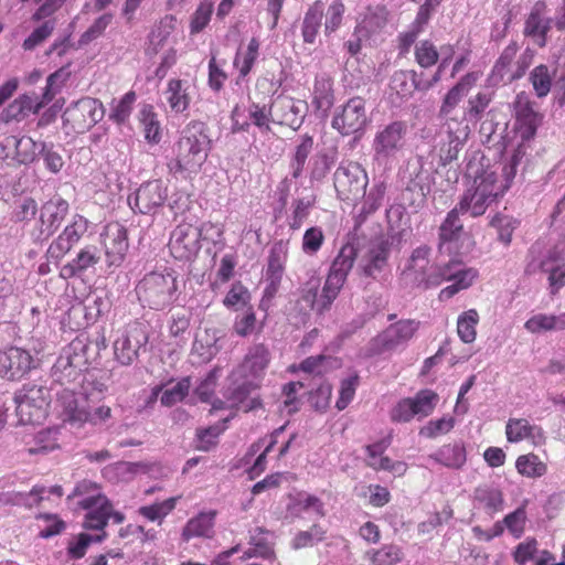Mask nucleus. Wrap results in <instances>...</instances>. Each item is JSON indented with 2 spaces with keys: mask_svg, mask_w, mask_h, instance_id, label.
<instances>
[{
  "mask_svg": "<svg viewBox=\"0 0 565 565\" xmlns=\"http://www.w3.org/2000/svg\"><path fill=\"white\" fill-rule=\"evenodd\" d=\"M356 256L358 249L353 244L348 243L340 248L329 268L319 299L317 298L320 286L319 278H310L300 288V296L297 300V305L300 306V311L303 312V315H307L311 310H315L319 315L330 310L333 301L338 298L347 281L348 275L355 263Z\"/></svg>",
  "mask_w": 565,
  "mask_h": 565,
  "instance_id": "obj_1",
  "label": "nucleus"
},
{
  "mask_svg": "<svg viewBox=\"0 0 565 565\" xmlns=\"http://www.w3.org/2000/svg\"><path fill=\"white\" fill-rule=\"evenodd\" d=\"M67 500H76L77 507L87 511L82 524L85 530L106 529L110 519L116 524L126 520L122 512L115 510L113 502L103 492L102 484L90 479L77 481Z\"/></svg>",
  "mask_w": 565,
  "mask_h": 565,
  "instance_id": "obj_2",
  "label": "nucleus"
},
{
  "mask_svg": "<svg viewBox=\"0 0 565 565\" xmlns=\"http://www.w3.org/2000/svg\"><path fill=\"white\" fill-rule=\"evenodd\" d=\"M209 152V136L200 125L190 124L174 142L167 169L174 177L192 178L201 171Z\"/></svg>",
  "mask_w": 565,
  "mask_h": 565,
  "instance_id": "obj_3",
  "label": "nucleus"
},
{
  "mask_svg": "<svg viewBox=\"0 0 565 565\" xmlns=\"http://www.w3.org/2000/svg\"><path fill=\"white\" fill-rule=\"evenodd\" d=\"M270 360V352L265 344H254L248 349L242 362L231 373L235 384L231 395L233 405L244 402L252 392L260 388Z\"/></svg>",
  "mask_w": 565,
  "mask_h": 565,
  "instance_id": "obj_4",
  "label": "nucleus"
},
{
  "mask_svg": "<svg viewBox=\"0 0 565 565\" xmlns=\"http://www.w3.org/2000/svg\"><path fill=\"white\" fill-rule=\"evenodd\" d=\"M179 282L174 270L151 271L143 276L136 292L143 306L163 310L178 298Z\"/></svg>",
  "mask_w": 565,
  "mask_h": 565,
  "instance_id": "obj_5",
  "label": "nucleus"
},
{
  "mask_svg": "<svg viewBox=\"0 0 565 565\" xmlns=\"http://www.w3.org/2000/svg\"><path fill=\"white\" fill-rule=\"evenodd\" d=\"M210 231L215 232L216 237L212 238L214 244L223 239L224 228L223 225L217 223L205 222L200 227L186 222L177 225L170 234L168 244L172 257L177 260L193 259L201 249L203 233Z\"/></svg>",
  "mask_w": 565,
  "mask_h": 565,
  "instance_id": "obj_6",
  "label": "nucleus"
},
{
  "mask_svg": "<svg viewBox=\"0 0 565 565\" xmlns=\"http://www.w3.org/2000/svg\"><path fill=\"white\" fill-rule=\"evenodd\" d=\"M507 186L499 181L492 171H483L477 175L466 190L457 206L461 213H470L472 217L481 216L488 206L503 195Z\"/></svg>",
  "mask_w": 565,
  "mask_h": 565,
  "instance_id": "obj_7",
  "label": "nucleus"
},
{
  "mask_svg": "<svg viewBox=\"0 0 565 565\" xmlns=\"http://www.w3.org/2000/svg\"><path fill=\"white\" fill-rule=\"evenodd\" d=\"M431 248L422 245L415 248L402 271V279L412 288L429 289L444 282V266L430 263Z\"/></svg>",
  "mask_w": 565,
  "mask_h": 565,
  "instance_id": "obj_8",
  "label": "nucleus"
},
{
  "mask_svg": "<svg viewBox=\"0 0 565 565\" xmlns=\"http://www.w3.org/2000/svg\"><path fill=\"white\" fill-rule=\"evenodd\" d=\"M420 322L415 319H401L375 335L367 345L370 356L395 351L405 347L417 333Z\"/></svg>",
  "mask_w": 565,
  "mask_h": 565,
  "instance_id": "obj_9",
  "label": "nucleus"
},
{
  "mask_svg": "<svg viewBox=\"0 0 565 565\" xmlns=\"http://www.w3.org/2000/svg\"><path fill=\"white\" fill-rule=\"evenodd\" d=\"M367 183V173L359 162L341 163L334 172V189L342 201H355L365 194Z\"/></svg>",
  "mask_w": 565,
  "mask_h": 565,
  "instance_id": "obj_10",
  "label": "nucleus"
},
{
  "mask_svg": "<svg viewBox=\"0 0 565 565\" xmlns=\"http://www.w3.org/2000/svg\"><path fill=\"white\" fill-rule=\"evenodd\" d=\"M367 122L366 102L354 96L334 111L331 126L341 136H351L363 132Z\"/></svg>",
  "mask_w": 565,
  "mask_h": 565,
  "instance_id": "obj_11",
  "label": "nucleus"
},
{
  "mask_svg": "<svg viewBox=\"0 0 565 565\" xmlns=\"http://www.w3.org/2000/svg\"><path fill=\"white\" fill-rule=\"evenodd\" d=\"M49 391L45 387L32 385L24 387L15 396L17 414L23 424H40L46 416Z\"/></svg>",
  "mask_w": 565,
  "mask_h": 565,
  "instance_id": "obj_12",
  "label": "nucleus"
},
{
  "mask_svg": "<svg viewBox=\"0 0 565 565\" xmlns=\"http://www.w3.org/2000/svg\"><path fill=\"white\" fill-rule=\"evenodd\" d=\"M104 117L103 104L93 97H83L68 106L64 114V124L74 131L84 132L95 126Z\"/></svg>",
  "mask_w": 565,
  "mask_h": 565,
  "instance_id": "obj_13",
  "label": "nucleus"
},
{
  "mask_svg": "<svg viewBox=\"0 0 565 565\" xmlns=\"http://www.w3.org/2000/svg\"><path fill=\"white\" fill-rule=\"evenodd\" d=\"M149 341L147 329L140 322L127 326L114 342V355L121 365H131Z\"/></svg>",
  "mask_w": 565,
  "mask_h": 565,
  "instance_id": "obj_14",
  "label": "nucleus"
},
{
  "mask_svg": "<svg viewBox=\"0 0 565 565\" xmlns=\"http://www.w3.org/2000/svg\"><path fill=\"white\" fill-rule=\"evenodd\" d=\"M407 125L395 120L380 128L373 139L372 149L376 158L387 159L401 151L406 142Z\"/></svg>",
  "mask_w": 565,
  "mask_h": 565,
  "instance_id": "obj_15",
  "label": "nucleus"
},
{
  "mask_svg": "<svg viewBox=\"0 0 565 565\" xmlns=\"http://www.w3.org/2000/svg\"><path fill=\"white\" fill-rule=\"evenodd\" d=\"M36 142L28 136H6L0 141V160L9 167L30 164L36 158Z\"/></svg>",
  "mask_w": 565,
  "mask_h": 565,
  "instance_id": "obj_16",
  "label": "nucleus"
},
{
  "mask_svg": "<svg viewBox=\"0 0 565 565\" xmlns=\"http://www.w3.org/2000/svg\"><path fill=\"white\" fill-rule=\"evenodd\" d=\"M34 369V358L25 349L9 347L0 350V379L17 382Z\"/></svg>",
  "mask_w": 565,
  "mask_h": 565,
  "instance_id": "obj_17",
  "label": "nucleus"
},
{
  "mask_svg": "<svg viewBox=\"0 0 565 565\" xmlns=\"http://www.w3.org/2000/svg\"><path fill=\"white\" fill-rule=\"evenodd\" d=\"M105 348L106 344L104 338L98 342L93 341L87 337H76L63 349L62 353L72 361L75 369L85 373L98 362L100 351Z\"/></svg>",
  "mask_w": 565,
  "mask_h": 565,
  "instance_id": "obj_18",
  "label": "nucleus"
},
{
  "mask_svg": "<svg viewBox=\"0 0 565 565\" xmlns=\"http://www.w3.org/2000/svg\"><path fill=\"white\" fill-rule=\"evenodd\" d=\"M548 7L545 0H537L525 15L523 35L529 38L539 47L547 44L548 33L553 28L551 17L547 15Z\"/></svg>",
  "mask_w": 565,
  "mask_h": 565,
  "instance_id": "obj_19",
  "label": "nucleus"
},
{
  "mask_svg": "<svg viewBox=\"0 0 565 565\" xmlns=\"http://www.w3.org/2000/svg\"><path fill=\"white\" fill-rule=\"evenodd\" d=\"M271 110L274 124L297 130L303 122L307 104L303 100L279 95L271 102Z\"/></svg>",
  "mask_w": 565,
  "mask_h": 565,
  "instance_id": "obj_20",
  "label": "nucleus"
},
{
  "mask_svg": "<svg viewBox=\"0 0 565 565\" xmlns=\"http://www.w3.org/2000/svg\"><path fill=\"white\" fill-rule=\"evenodd\" d=\"M515 129L522 141H529L536 135L543 115L534 109L533 102L525 93L516 95L514 100Z\"/></svg>",
  "mask_w": 565,
  "mask_h": 565,
  "instance_id": "obj_21",
  "label": "nucleus"
},
{
  "mask_svg": "<svg viewBox=\"0 0 565 565\" xmlns=\"http://www.w3.org/2000/svg\"><path fill=\"white\" fill-rule=\"evenodd\" d=\"M447 138L436 147L435 151L439 159V164L446 167L454 160H457L459 151L469 136L467 125L450 118L447 122Z\"/></svg>",
  "mask_w": 565,
  "mask_h": 565,
  "instance_id": "obj_22",
  "label": "nucleus"
},
{
  "mask_svg": "<svg viewBox=\"0 0 565 565\" xmlns=\"http://www.w3.org/2000/svg\"><path fill=\"white\" fill-rule=\"evenodd\" d=\"M102 237L107 265L120 266L129 247L127 230L119 223H110L105 226Z\"/></svg>",
  "mask_w": 565,
  "mask_h": 565,
  "instance_id": "obj_23",
  "label": "nucleus"
},
{
  "mask_svg": "<svg viewBox=\"0 0 565 565\" xmlns=\"http://www.w3.org/2000/svg\"><path fill=\"white\" fill-rule=\"evenodd\" d=\"M271 105L267 108L265 104L253 102L248 106V119H242L241 108L235 106L232 110L233 131L247 132L253 125L260 134H268L271 131Z\"/></svg>",
  "mask_w": 565,
  "mask_h": 565,
  "instance_id": "obj_24",
  "label": "nucleus"
},
{
  "mask_svg": "<svg viewBox=\"0 0 565 565\" xmlns=\"http://www.w3.org/2000/svg\"><path fill=\"white\" fill-rule=\"evenodd\" d=\"M168 199V186L160 179L142 183L135 193L132 209L149 214L162 206Z\"/></svg>",
  "mask_w": 565,
  "mask_h": 565,
  "instance_id": "obj_25",
  "label": "nucleus"
},
{
  "mask_svg": "<svg viewBox=\"0 0 565 565\" xmlns=\"http://www.w3.org/2000/svg\"><path fill=\"white\" fill-rule=\"evenodd\" d=\"M84 399L82 394L77 395L74 390L66 387L56 394L55 409L63 422L78 428L85 425L87 415Z\"/></svg>",
  "mask_w": 565,
  "mask_h": 565,
  "instance_id": "obj_26",
  "label": "nucleus"
},
{
  "mask_svg": "<svg viewBox=\"0 0 565 565\" xmlns=\"http://www.w3.org/2000/svg\"><path fill=\"white\" fill-rule=\"evenodd\" d=\"M70 205L61 195H54L40 210V233L53 235L68 214Z\"/></svg>",
  "mask_w": 565,
  "mask_h": 565,
  "instance_id": "obj_27",
  "label": "nucleus"
},
{
  "mask_svg": "<svg viewBox=\"0 0 565 565\" xmlns=\"http://www.w3.org/2000/svg\"><path fill=\"white\" fill-rule=\"evenodd\" d=\"M505 436L513 444L527 440L533 446H539L545 440L542 427L532 425L525 418H510L505 425Z\"/></svg>",
  "mask_w": 565,
  "mask_h": 565,
  "instance_id": "obj_28",
  "label": "nucleus"
},
{
  "mask_svg": "<svg viewBox=\"0 0 565 565\" xmlns=\"http://www.w3.org/2000/svg\"><path fill=\"white\" fill-rule=\"evenodd\" d=\"M274 533L265 527L257 526L250 531L248 545L249 547L244 552V558L260 557L263 559L274 561L275 542Z\"/></svg>",
  "mask_w": 565,
  "mask_h": 565,
  "instance_id": "obj_29",
  "label": "nucleus"
},
{
  "mask_svg": "<svg viewBox=\"0 0 565 565\" xmlns=\"http://www.w3.org/2000/svg\"><path fill=\"white\" fill-rule=\"evenodd\" d=\"M480 78L479 72H468L454 85L445 95L439 108L443 117H448L452 110L459 105L463 96L476 86Z\"/></svg>",
  "mask_w": 565,
  "mask_h": 565,
  "instance_id": "obj_30",
  "label": "nucleus"
},
{
  "mask_svg": "<svg viewBox=\"0 0 565 565\" xmlns=\"http://www.w3.org/2000/svg\"><path fill=\"white\" fill-rule=\"evenodd\" d=\"M215 511L200 512L189 519L181 532V540L185 543L193 539H211L214 535Z\"/></svg>",
  "mask_w": 565,
  "mask_h": 565,
  "instance_id": "obj_31",
  "label": "nucleus"
},
{
  "mask_svg": "<svg viewBox=\"0 0 565 565\" xmlns=\"http://www.w3.org/2000/svg\"><path fill=\"white\" fill-rule=\"evenodd\" d=\"M443 273L447 274L443 275L444 281L454 282L440 290L439 298L441 300L450 299L460 290L467 289L478 276V271L473 268L452 270V264L445 265Z\"/></svg>",
  "mask_w": 565,
  "mask_h": 565,
  "instance_id": "obj_32",
  "label": "nucleus"
},
{
  "mask_svg": "<svg viewBox=\"0 0 565 565\" xmlns=\"http://www.w3.org/2000/svg\"><path fill=\"white\" fill-rule=\"evenodd\" d=\"M391 242L383 236L376 237L370 242L367 253L364 258L363 273L366 276H373L381 271L387 263Z\"/></svg>",
  "mask_w": 565,
  "mask_h": 565,
  "instance_id": "obj_33",
  "label": "nucleus"
},
{
  "mask_svg": "<svg viewBox=\"0 0 565 565\" xmlns=\"http://www.w3.org/2000/svg\"><path fill=\"white\" fill-rule=\"evenodd\" d=\"M87 225L83 217L74 220L67 225L57 238L51 244L50 252L58 256L67 254L72 247L78 243L83 234L86 232Z\"/></svg>",
  "mask_w": 565,
  "mask_h": 565,
  "instance_id": "obj_34",
  "label": "nucleus"
},
{
  "mask_svg": "<svg viewBox=\"0 0 565 565\" xmlns=\"http://www.w3.org/2000/svg\"><path fill=\"white\" fill-rule=\"evenodd\" d=\"M177 26V18L167 14L161 18L148 34L147 53L157 55L167 44Z\"/></svg>",
  "mask_w": 565,
  "mask_h": 565,
  "instance_id": "obj_35",
  "label": "nucleus"
},
{
  "mask_svg": "<svg viewBox=\"0 0 565 565\" xmlns=\"http://www.w3.org/2000/svg\"><path fill=\"white\" fill-rule=\"evenodd\" d=\"M186 81L180 78H170L164 89V98L171 109L175 114L186 111L191 104V95Z\"/></svg>",
  "mask_w": 565,
  "mask_h": 565,
  "instance_id": "obj_36",
  "label": "nucleus"
},
{
  "mask_svg": "<svg viewBox=\"0 0 565 565\" xmlns=\"http://www.w3.org/2000/svg\"><path fill=\"white\" fill-rule=\"evenodd\" d=\"M429 458L449 469H461L467 461V451L462 441L445 444Z\"/></svg>",
  "mask_w": 565,
  "mask_h": 565,
  "instance_id": "obj_37",
  "label": "nucleus"
},
{
  "mask_svg": "<svg viewBox=\"0 0 565 565\" xmlns=\"http://www.w3.org/2000/svg\"><path fill=\"white\" fill-rule=\"evenodd\" d=\"M334 103L333 81L330 76L321 74L316 76L312 105L317 111L326 115Z\"/></svg>",
  "mask_w": 565,
  "mask_h": 565,
  "instance_id": "obj_38",
  "label": "nucleus"
},
{
  "mask_svg": "<svg viewBox=\"0 0 565 565\" xmlns=\"http://www.w3.org/2000/svg\"><path fill=\"white\" fill-rule=\"evenodd\" d=\"M100 260L99 252L96 246H86L82 248L76 257L62 268V276L72 278L81 275L88 268L95 266Z\"/></svg>",
  "mask_w": 565,
  "mask_h": 565,
  "instance_id": "obj_39",
  "label": "nucleus"
},
{
  "mask_svg": "<svg viewBox=\"0 0 565 565\" xmlns=\"http://www.w3.org/2000/svg\"><path fill=\"white\" fill-rule=\"evenodd\" d=\"M260 42L252 38L246 47H239L234 56L233 66L238 71V77L245 78L252 72L259 56Z\"/></svg>",
  "mask_w": 565,
  "mask_h": 565,
  "instance_id": "obj_40",
  "label": "nucleus"
},
{
  "mask_svg": "<svg viewBox=\"0 0 565 565\" xmlns=\"http://www.w3.org/2000/svg\"><path fill=\"white\" fill-rule=\"evenodd\" d=\"M473 500L489 514L501 512L504 508L503 492L492 486H480L473 492Z\"/></svg>",
  "mask_w": 565,
  "mask_h": 565,
  "instance_id": "obj_41",
  "label": "nucleus"
},
{
  "mask_svg": "<svg viewBox=\"0 0 565 565\" xmlns=\"http://www.w3.org/2000/svg\"><path fill=\"white\" fill-rule=\"evenodd\" d=\"M323 12L324 4L320 0L315 1L307 10L301 28V34L305 43H315L321 26Z\"/></svg>",
  "mask_w": 565,
  "mask_h": 565,
  "instance_id": "obj_42",
  "label": "nucleus"
},
{
  "mask_svg": "<svg viewBox=\"0 0 565 565\" xmlns=\"http://www.w3.org/2000/svg\"><path fill=\"white\" fill-rule=\"evenodd\" d=\"M460 214H462L461 210H458L457 205L447 213L446 218L439 226V248L460 238L463 231V224L459 218Z\"/></svg>",
  "mask_w": 565,
  "mask_h": 565,
  "instance_id": "obj_43",
  "label": "nucleus"
},
{
  "mask_svg": "<svg viewBox=\"0 0 565 565\" xmlns=\"http://www.w3.org/2000/svg\"><path fill=\"white\" fill-rule=\"evenodd\" d=\"M52 376L61 385L81 383L84 377V372L75 369L67 356L61 352L60 356L55 361L52 367Z\"/></svg>",
  "mask_w": 565,
  "mask_h": 565,
  "instance_id": "obj_44",
  "label": "nucleus"
},
{
  "mask_svg": "<svg viewBox=\"0 0 565 565\" xmlns=\"http://www.w3.org/2000/svg\"><path fill=\"white\" fill-rule=\"evenodd\" d=\"M95 534L86 532L79 533L74 541H71L67 545V554L72 559H79L85 556L88 546L92 543H100L107 537L106 529L94 530Z\"/></svg>",
  "mask_w": 565,
  "mask_h": 565,
  "instance_id": "obj_45",
  "label": "nucleus"
},
{
  "mask_svg": "<svg viewBox=\"0 0 565 565\" xmlns=\"http://www.w3.org/2000/svg\"><path fill=\"white\" fill-rule=\"evenodd\" d=\"M518 473L530 479H537L546 475L547 465L534 452L521 455L515 460Z\"/></svg>",
  "mask_w": 565,
  "mask_h": 565,
  "instance_id": "obj_46",
  "label": "nucleus"
},
{
  "mask_svg": "<svg viewBox=\"0 0 565 565\" xmlns=\"http://www.w3.org/2000/svg\"><path fill=\"white\" fill-rule=\"evenodd\" d=\"M181 499L180 495L168 498L161 502H154L149 505H142L138 509V513L151 522L162 523L166 516H168L177 507V503Z\"/></svg>",
  "mask_w": 565,
  "mask_h": 565,
  "instance_id": "obj_47",
  "label": "nucleus"
},
{
  "mask_svg": "<svg viewBox=\"0 0 565 565\" xmlns=\"http://www.w3.org/2000/svg\"><path fill=\"white\" fill-rule=\"evenodd\" d=\"M386 185L384 182L375 183L365 195L356 222L362 224L366 218L375 213L382 205L385 196Z\"/></svg>",
  "mask_w": 565,
  "mask_h": 565,
  "instance_id": "obj_48",
  "label": "nucleus"
},
{
  "mask_svg": "<svg viewBox=\"0 0 565 565\" xmlns=\"http://www.w3.org/2000/svg\"><path fill=\"white\" fill-rule=\"evenodd\" d=\"M414 60L419 67L427 70L438 64L440 53L431 40L425 39L415 44Z\"/></svg>",
  "mask_w": 565,
  "mask_h": 565,
  "instance_id": "obj_49",
  "label": "nucleus"
},
{
  "mask_svg": "<svg viewBox=\"0 0 565 565\" xmlns=\"http://www.w3.org/2000/svg\"><path fill=\"white\" fill-rule=\"evenodd\" d=\"M390 12L384 6L369 7L364 13L360 26L367 34L382 31L388 22Z\"/></svg>",
  "mask_w": 565,
  "mask_h": 565,
  "instance_id": "obj_50",
  "label": "nucleus"
},
{
  "mask_svg": "<svg viewBox=\"0 0 565 565\" xmlns=\"http://www.w3.org/2000/svg\"><path fill=\"white\" fill-rule=\"evenodd\" d=\"M417 74L415 71H396L391 79V88L401 97H408L417 89Z\"/></svg>",
  "mask_w": 565,
  "mask_h": 565,
  "instance_id": "obj_51",
  "label": "nucleus"
},
{
  "mask_svg": "<svg viewBox=\"0 0 565 565\" xmlns=\"http://www.w3.org/2000/svg\"><path fill=\"white\" fill-rule=\"evenodd\" d=\"M214 12V3L212 0H201L190 19V34L201 33L210 23Z\"/></svg>",
  "mask_w": 565,
  "mask_h": 565,
  "instance_id": "obj_52",
  "label": "nucleus"
},
{
  "mask_svg": "<svg viewBox=\"0 0 565 565\" xmlns=\"http://www.w3.org/2000/svg\"><path fill=\"white\" fill-rule=\"evenodd\" d=\"M553 260L555 258L550 255L541 262L540 268L547 274L551 295L555 296L565 286V264L554 266L551 265Z\"/></svg>",
  "mask_w": 565,
  "mask_h": 565,
  "instance_id": "obj_53",
  "label": "nucleus"
},
{
  "mask_svg": "<svg viewBox=\"0 0 565 565\" xmlns=\"http://www.w3.org/2000/svg\"><path fill=\"white\" fill-rule=\"evenodd\" d=\"M438 401L439 396L436 392L431 390L419 391L414 397H411L414 415L419 417L429 416L434 412Z\"/></svg>",
  "mask_w": 565,
  "mask_h": 565,
  "instance_id": "obj_54",
  "label": "nucleus"
},
{
  "mask_svg": "<svg viewBox=\"0 0 565 565\" xmlns=\"http://www.w3.org/2000/svg\"><path fill=\"white\" fill-rule=\"evenodd\" d=\"M140 122L145 134V139L150 143H159L161 140V126L157 114L151 106L145 107L140 111Z\"/></svg>",
  "mask_w": 565,
  "mask_h": 565,
  "instance_id": "obj_55",
  "label": "nucleus"
},
{
  "mask_svg": "<svg viewBox=\"0 0 565 565\" xmlns=\"http://www.w3.org/2000/svg\"><path fill=\"white\" fill-rule=\"evenodd\" d=\"M373 565H396L403 559V551L395 544H385L381 548L367 552Z\"/></svg>",
  "mask_w": 565,
  "mask_h": 565,
  "instance_id": "obj_56",
  "label": "nucleus"
},
{
  "mask_svg": "<svg viewBox=\"0 0 565 565\" xmlns=\"http://www.w3.org/2000/svg\"><path fill=\"white\" fill-rule=\"evenodd\" d=\"M58 430L43 429L34 436V446L28 448L30 455L46 454L58 448Z\"/></svg>",
  "mask_w": 565,
  "mask_h": 565,
  "instance_id": "obj_57",
  "label": "nucleus"
},
{
  "mask_svg": "<svg viewBox=\"0 0 565 565\" xmlns=\"http://www.w3.org/2000/svg\"><path fill=\"white\" fill-rule=\"evenodd\" d=\"M479 322V315L476 309H469L459 316L457 322V332L465 343H471L476 340V327Z\"/></svg>",
  "mask_w": 565,
  "mask_h": 565,
  "instance_id": "obj_58",
  "label": "nucleus"
},
{
  "mask_svg": "<svg viewBox=\"0 0 565 565\" xmlns=\"http://www.w3.org/2000/svg\"><path fill=\"white\" fill-rule=\"evenodd\" d=\"M552 74L545 64L535 66L530 73V82L539 98H543L548 95L552 87Z\"/></svg>",
  "mask_w": 565,
  "mask_h": 565,
  "instance_id": "obj_59",
  "label": "nucleus"
},
{
  "mask_svg": "<svg viewBox=\"0 0 565 565\" xmlns=\"http://www.w3.org/2000/svg\"><path fill=\"white\" fill-rule=\"evenodd\" d=\"M360 385V376L358 372L352 373L350 376L341 380L339 387V396L335 402L338 411L345 409L355 396V392Z\"/></svg>",
  "mask_w": 565,
  "mask_h": 565,
  "instance_id": "obj_60",
  "label": "nucleus"
},
{
  "mask_svg": "<svg viewBox=\"0 0 565 565\" xmlns=\"http://www.w3.org/2000/svg\"><path fill=\"white\" fill-rule=\"evenodd\" d=\"M191 380L189 376L182 377L173 386L167 387L160 397V402L164 406H172L183 401L189 394Z\"/></svg>",
  "mask_w": 565,
  "mask_h": 565,
  "instance_id": "obj_61",
  "label": "nucleus"
},
{
  "mask_svg": "<svg viewBox=\"0 0 565 565\" xmlns=\"http://www.w3.org/2000/svg\"><path fill=\"white\" fill-rule=\"evenodd\" d=\"M114 14L111 12H105L96 18L87 30L81 35L79 44L86 45L98 38H100L106 29L111 24Z\"/></svg>",
  "mask_w": 565,
  "mask_h": 565,
  "instance_id": "obj_62",
  "label": "nucleus"
},
{
  "mask_svg": "<svg viewBox=\"0 0 565 565\" xmlns=\"http://www.w3.org/2000/svg\"><path fill=\"white\" fill-rule=\"evenodd\" d=\"M287 258V248L282 243L276 244L269 254L268 257V266H267V273L268 275L276 279L280 280L284 269H285V263Z\"/></svg>",
  "mask_w": 565,
  "mask_h": 565,
  "instance_id": "obj_63",
  "label": "nucleus"
},
{
  "mask_svg": "<svg viewBox=\"0 0 565 565\" xmlns=\"http://www.w3.org/2000/svg\"><path fill=\"white\" fill-rule=\"evenodd\" d=\"M39 206L36 201L30 196L19 198L14 201L12 220L15 222H30L34 220Z\"/></svg>",
  "mask_w": 565,
  "mask_h": 565,
  "instance_id": "obj_64",
  "label": "nucleus"
}]
</instances>
